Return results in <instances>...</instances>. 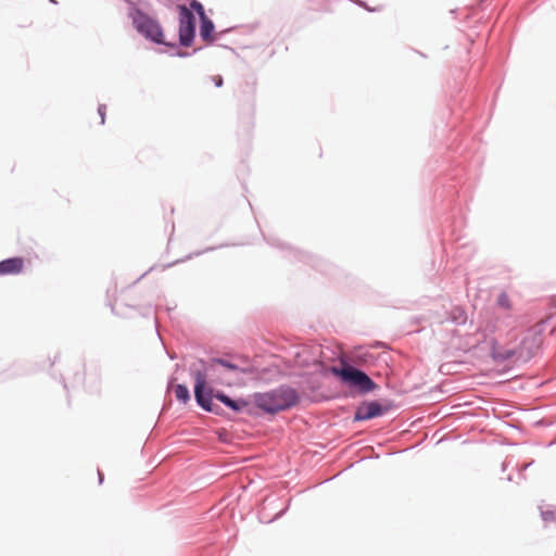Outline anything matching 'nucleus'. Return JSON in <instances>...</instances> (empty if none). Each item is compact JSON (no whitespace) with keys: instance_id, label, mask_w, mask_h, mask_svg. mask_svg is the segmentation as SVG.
Returning <instances> with one entry per match:
<instances>
[{"instance_id":"nucleus-1","label":"nucleus","mask_w":556,"mask_h":556,"mask_svg":"<svg viewBox=\"0 0 556 556\" xmlns=\"http://www.w3.org/2000/svg\"><path fill=\"white\" fill-rule=\"evenodd\" d=\"M298 401L294 390L281 388L268 393L257 394L255 404L264 412L275 414L293 406Z\"/></svg>"},{"instance_id":"nucleus-2","label":"nucleus","mask_w":556,"mask_h":556,"mask_svg":"<svg viewBox=\"0 0 556 556\" xmlns=\"http://www.w3.org/2000/svg\"><path fill=\"white\" fill-rule=\"evenodd\" d=\"M129 17L135 29L146 39L160 45H168L164 39L162 26L155 18L136 8L129 12Z\"/></svg>"},{"instance_id":"nucleus-3","label":"nucleus","mask_w":556,"mask_h":556,"mask_svg":"<svg viewBox=\"0 0 556 556\" xmlns=\"http://www.w3.org/2000/svg\"><path fill=\"white\" fill-rule=\"evenodd\" d=\"M334 375L339 376L344 382L358 388L362 392H370L376 388L375 382L363 371L346 366L342 369L332 368Z\"/></svg>"},{"instance_id":"nucleus-4","label":"nucleus","mask_w":556,"mask_h":556,"mask_svg":"<svg viewBox=\"0 0 556 556\" xmlns=\"http://www.w3.org/2000/svg\"><path fill=\"white\" fill-rule=\"evenodd\" d=\"M194 38V16L186 7L179 12V41L182 46L189 47Z\"/></svg>"},{"instance_id":"nucleus-5","label":"nucleus","mask_w":556,"mask_h":556,"mask_svg":"<svg viewBox=\"0 0 556 556\" xmlns=\"http://www.w3.org/2000/svg\"><path fill=\"white\" fill-rule=\"evenodd\" d=\"M541 340L536 333H528L517 350L508 351L505 355L506 358L517 357L518 359L530 358L535 351L540 348Z\"/></svg>"},{"instance_id":"nucleus-6","label":"nucleus","mask_w":556,"mask_h":556,"mask_svg":"<svg viewBox=\"0 0 556 556\" xmlns=\"http://www.w3.org/2000/svg\"><path fill=\"white\" fill-rule=\"evenodd\" d=\"M194 377V396L198 404L207 412H214L213 403H212V392L210 391L207 394H204V389L206 386V375L200 370H197L193 374Z\"/></svg>"},{"instance_id":"nucleus-7","label":"nucleus","mask_w":556,"mask_h":556,"mask_svg":"<svg viewBox=\"0 0 556 556\" xmlns=\"http://www.w3.org/2000/svg\"><path fill=\"white\" fill-rule=\"evenodd\" d=\"M381 414L382 407L378 402H366L357 407L354 420H367L380 416Z\"/></svg>"},{"instance_id":"nucleus-8","label":"nucleus","mask_w":556,"mask_h":556,"mask_svg":"<svg viewBox=\"0 0 556 556\" xmlns=\"http://www.w3.org/2000/svg\"><path fill=\"white\" fill-rule=\"evenodd\" d=\"M24 260L22 257L7 258L0 262V275H16L23 270Z\"/></svg>"},{"instance_id":"nucleus-9","label":"nucleus","mask_w":556,"mask_h":556,"mask_svg":"<svg viewBox=\"0 0 556 556\" xmlns=\"http://www.w3.org/2000/svg\"><path fill=\"white\" fill-rule=\"evenodd\" d=\"M213 30H214V25H213L212 21L207 16H203V18H201V26H200L201 38L207 42H212L214 40Z\"/></svg>"},{"instance_id":"nucleus-10","label":"nucleus","mask_w":556,"mask_h":556,"mask_svg":"<svg viewBox=\"0 0 556 556\" xmlns=\"http://www.w3.org/2000/svg\"><path fill=\"white\" fill-rule=\"evenodd\" d=\"M214 397L224 403L225 405H227L228 407H230L235 412L241 410L244 406H247V403L244 401H233L224 393H216Z\"/></svg>"},{"instance_id":"nucleus-11","label":"nucleus","mask_w":556,"mask_h":556,"mask_svg":"<svg viewBox=\"0 0 556 556\" xmlns=\"http://www.w3.org/2000/svg\"><path fill=\"white\" fill-rule=\"evenodd\" d=\"M175 396L178 401L186 404L190 400V393L185 384H177L174 388Z\"/></svg>"},{"instance_id":"nucleus-12","label":"nucleus","mask_w":556,"mask_h":556,"mask_svg":"<svg viewBox=\"0 0 556 556\" xmlns=\"http://www.w3.org/2000/svg\"><path fill=\"white\" fill-rule=\"evenodd\" d=\"M497 304L498 306L505 308V309H510L511 307V304H510V300L507 295L506 292H502L498 298H497Z\"/></svg>"},{"instance_id":"nucleus-13","label":"nucleus","mask_w":556,"mask_h":556,"mask_svg":"<svg viewBox=\"0 0 556 556\" xmlns=\"http://www.w3.org/2000/svg\"><path fill=\"white\" fill-rule=\"evenodd\" d=\"M452 318L458 324H464L466 320V313L462 308H455L452 312Z\"/></svg>"},{"instance_id":"nucleus-14","label":"nucleus","mask_w":556,"mask_h":556,"mask_svg":"<svg viewBox=\"0 0 556 556\" xmlns=\"http://www.w3.org/2000/svg\"><path fill=\"white\" fill-rule=\"evenodd\" d=\"M215 365H220V366H223V367H225V368H227L229 370H238L239 369L237 365L230 364V363H228L226 361H223V359L215 361L214 364L211 366V368L214 369Z\"/></svg>"},{"instance_id":"nucleus-15","label":"nucleus","mask_w":556,"mask_h":556,"mask_svg":"<svg viewBox=\"0 0 556 556\" xmlns=\"http://www.w3.org/2000/svg\"><path fill=\"white\" fill-rule=\"evenodd\" d=\"M191 8H192L194 11H197V13L199 14L200 18H203V16H206V15H205V12H204V8H203V5H202L200 2H198V1L193 0V1L191 2Z\"/></svg>"},{"instance_id":"nucleus-16","label":"nucleus","mask_w":556,"mask_h":556,"mask_svg":"<svg viewBox=\"0 0 556 556\" xmlns=\"http://www.w3.org/2000/svg\"><path fill=\"white\" fill-rule=\"evenodd\" d=\"M543 517L545 520H552V519H554V514H553V511L546 510V511H543Z\"/></svg>"},{"instance_id":"nucleus-17","label":"nucleus","mask_w":556,"mask_h":556,"mask_svg":"<svg viewBox=\"0 0 556 556\" xmlns=\"http://www.w3.org/2000/svg\"><path fill=\"white\" fill-rule=\"evenodd\" d=\"M213 81H214V84H215L217 87H220V86L223 85V78H222V76H218V75H217V76H214V77H213Z\"/></svg>"},{"instance_id":"nucleus-18","label":"nucleus","mask_w":556,"mask_h":556,"mask_svg":"<svg viewBox=\"0 0 556 556\" xmlns=\"http://www.w3.org/2000/svg\"><path fill=\"white\" fill-rule=\"evenodd\" d=\"M104 111H105V106L104 105H100L99 106V114L101 115V122L104 123Z\"/></svg>"}]
</instances>
